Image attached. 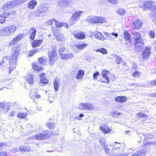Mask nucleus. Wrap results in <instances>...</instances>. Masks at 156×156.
Returning <instances> with one entry per match:
<instances>
[{
    "label": "nucleus",
    "mask_w": 156,
    "mask_h": 156,
    "mask_svg": "<svg viewBox=\"0 0 156 156\" xmlns=\"http://www.w3.org/2000/svg\"><path fill=\"white\" fill-rule=\"evenodd\" d=\"M20 51V49L19 47H14L13 48L12 56L9 60L10 65H12V66H10L9 68V74L11 73L13 69L16 67V64L17 62V58Z\"/></svg>",
    "instance_id": "1"
},
{
    "label": "nucleus",
    "mask_w": 156,
    "mask_h": 156,
    "mask_svg": "<svg viewBox=\"0 0 156 156\" xmlns=\"http://www.w3.org/2000/svg\"><path fill=\"white\" fill-rule=\"evenodd\" d=\"M51 135V133L48 131H44L42 133L38 134L35 136H31L30 139L33 140H41L46 138H49Z\"/></svg>",
    "instance_id": "2"
},
{
    "label": "nucleus",
    "mask_w": 156,
    "mask_h": 156,
    "mask_svg": "<svg viewBox=\"0 0 156 156\" xmlns=\"http://www.w3.org/2000/svg\"><path fill=\"white\" fill-rule=\"evenodd\" d=\"M48 56L50 64H53L57 60V53L55 49H53L48 52Z\"/></svg>",
    "instance_id": "3"
},
{
    "label": "nucleus",
    "mask_w": 156,
    "mask_h": 156,
    "mask_svg": "<svg viewBox=\"0 0 156 156\" xmlns=\"http://www.w3.org/2000/svg\"><path fill=\"white\" fill-rule=\"evenodd\" d=\"M82 12V11H77L72 15L69 20V23L70 25H72L75 24L78 21Z\"/></svg>",
    "instance_id": "4"
},
{
    "label": "nucleus",
    "mask_w": 156,
    "mask_h": 156,
    "mask_svg": "<svg viewBox=\"0 0 156 156\" xmlns=\"http://www.w3.org/2000/svg\"><path fill=\"white\" fill-rule=\"evenodd\" d=\"M80 110H85L90 111L94 109V107L93 105L88 103H82L79 105L78 107Z\"/></svg>",
    "instance_id": "5"
},
{
    "label": "nucleus",
    "mask_w": 156,
    "mask_h": 156,
    "mask_svg": "<svg viewBox=\"0 0 156 156\" xmlns=\"http://www.w3.org/2000/svg\"><path fill=\"white\" fill-rule=\"evenodd\" d=\"M144 7L152 11L156 10V6L154 2L152 1H147L143 3Z\"/></svg>",
    "instance_id": "6"
},
{
    "label": "nucleus",
    "mask_w": 156,
    "mask_h": 156,
    "mask_svg": "<svg viewBox=\"0 0 156 156\" xmlns=\"http://www.w3.org/2000/svg\"><path fill=\"white\" fill-rule=\"evenodd\" d=\"M24 37L23 34H19L13 39H12L9 44V46H13L16 44L18 42L23 39Z\"/></svg>",
    "instance_id": "7"
},
{
    "label": "nucleus",
    "mask_w": 156,
    "mask_h": 156,
    "mask_svg": "<svg viewBox=\"0 0 156 156\" xmlns=\"http://www.w3.org/2000/svg\"><path fill=\"white\" fill-rule=\"evenodd\" d=\"M115 148H112V151H116V152L115 153L116 156H126L127 154L125 153H123V149L122 147H118L117 148L114 147Z\"/></svg>",
    "instance_id": "8"
},
{
    "label": "nucleus",
    "mask_w": 156,
    "mask_h": 156,
    "mask_svg": "<svg viewBox=\"0 0 156 156\" xmlns=\"http://www.w3.org/2000/svg\"><path fill=\"white\" fill-rule=\"evenodd\" d=\"M142 25L143 22L140 20L136 19L133 22V27L135 29L140 28L142 27Z\"/></svg>",
    "instance_id": "9"
},
{
    "label": "nucleus",
    "mask_w": 156,
    "mask_h": 156,
    "mask_svg": "<svg viewBox=\"0 0 156 156\" xmlns=\"http://www.w3.org/2000/svg\"><path fill=\"white\" fill-rule=\"evenodd\" d=\"M6 27L0 29V36L3 37H9L10 35Z\"/></svg>",
    "instance_id": "10"
},
{
    "label": "nucleus",
    "mask_w": 156,
    "mask_h": 156,
    "mask_svg": "<svg viewBox=\"0 0 156 156\" xmlns=\"http://www.w3.org/2000/svg\"><path fill=\"white\" fill-rule=\"evenodd\" d=\"M109 74V72L106 70H104L101 72V74L103 78L106 80V81H102V82L106 83L108 84L110 81L107 76Z\"/></svg>",
    "instance_id": "11"
},
{
    "label": "nucleus",
    "mask_w": 156,
    "mask_h": 156,
    "mask_svg": "<svg viewBox=\"0 0 156 156\" xmlns=\"http://www.w3.org/2000/svg\"><path fill=\"white\" fill-rule=\"evenodd\" d=\"M150 54V49L147 47L145 49L144 51L142 54L143 58L144 59H148Z\"/></svg>",
    "instance_id": "12"
},
{
    "label": "nucleus",
    "mask_w": 156,
    "mask_h": 156,
    "mask_svg": "<svg viewBox=\"0 0 156 156\" xmlns=\"http://www.w3.org/2000/svg\"><path fill=\"white\" fill-rule=\"evenodd\" d=\"M135 40L136 41L134 44L135 47H142L144 45V42L141 37L136 39Z\"/></svg>",
    "instance_id": "13"
},
{
    "label": "nucleus",
    "mask_w": 156,
    "mask_h": 156,
    "mask_svg": "<svg viewBox=\"0 0 156 156\" xmlns=\"http://www.w3.org/2000/svg\"><path fill=\"white\" fill-rule=\"evenodd\" d=\"M124 36L125 40L128 41V43H126L125 44H128L129 47L132 46V44L130 42L129 34L126 31H125L124 33Z\"/></svg>",
    "instance_id": "14"
},
{
    "label": "nucleus",
    "mask_w": 156,
    "mask_h": 156,
    "mask_svg": "<svg viewBox=\"0 0 156 156\" xmlns=\"http://www.w3.org/2000/svg\"><path fill=\"white\" fill-rule=\"evenodd\" d=\"M100 129L104 134L108 133L111 131V129L106 124H104L101 126L100 127Z\"/></svg>",
    "instance_id": "15"
},
{
    "label": "nucleus",
    "mask_w": 156,
    "mask_h": 156,
    "mask_svg": "<svg viewBox=\"0 0 156 156\" xmlns=\"http://www.w3.org/2000/svg\"><path fill=\"white\" fill-rule=\"evenodd\" d=\"M6 27L10 36L14 33L16 31L17 27L15 25L8 26Z\"/></svg>",
    "instance_id": "16"
},
{
    "label": "nucleus",
    "mask_w": 156,
    "mask_h": 156,
    "mask_svg": "<svg viewBox=\"0 0 156 156\" xmlns=\"http://www.w3.org/2000/svg\"><path fill=\"white\" fill-rule=\"evenodd\" d=\"M10 106L9 103H2L0 102V107L1 108L5 110L6 112H7L9 109Z\"/></svg>",
    "instance_id": "17"
},
{
    "label": "nucleus",
    "mask_w": 156,
    "mask_h": 156,
    "mask_svg": "<svg viewBox=\"0 0 156 156\" xmlns=\"http://www.w3.org/2000/svg\"><path fill=\"white\" fill-rule=\"evenodd\" d=\"M29 37L32 40H33L35 38V34L36 32V30L34 27H31L29 30Z\"/></svg>",
    "instance_id": "18"
},
{
    "label": "nucleus",
    "mask_w": 156,
    "mask_h": 156,
    "mask_svg": "<svg viewBox=\"0 0 156 156\" xmlns=\"http://www.w3.org/2000/svg\"><path fill=\"white\" fill-rule=\"evenodd\" d=\"M54 34L57 40L61 41H64L65 40V37L63 34H60L58 32L56 34L55 31L54 32Z\"/></svg>",
    "instance_id": "19"
},
{
    "label": "nucleus",
    "mask_w": 156,
    "mask_h": 156,
    "mask_svg": "<svg viewBox=\"0 0 156 156\" xmlns=\"http://www.w3.org/2000/svg\"><path fill=\"white\" fill-rule=\"evenodd\" d=\"M60 80L58 78H56L54 81V86L55 92L58 90V87L60 85Z\"/></svg>",
    "instance_id": "20"
},
{
    "label": "nucleus",
    "mask_w": 156,
    "mask_h": 156,
    "mask_svg": "<svg viewBox=\"0 0 156 156\" xmlns=\"http://www.w3.org/2000/svg\"><path fill=\"white\" fill-rule=\"evenodd\" d=\"M74 54L73 53H69L67 54H63L61 55V58L64 60H66L73 57Z\"/></svg>",
    "instance_id": "21"
},
{
    "label": "nucleus",
    "mask_w": 156,
    "mask_h": 156,
    "mask_svg": "<svg viewBox=\"0 0 156 156\" xmlns=\"http://www.w3.org/2000/svg\"><path fill=\"white\" fill-rule=\"evenodd\" d=\"M37 2L36 0H32L28 2V8L29 9H33L37 5Z\"/></svg>",
    "instance_id": "22"
},
{
    "label": "nucleus",
    "mask_w": 156,
    "mask_h": 156,
    "mask_svg": "<svg viewBox=\"0 0 156 156\" xmlns=\"http://www.w3.org/2000/svg\"><path fill=\"white\" fill-rule=\"evenodd\" d=\"M13 7H14V6L13 5L12 1H11L7 3L4 5L2 9L3 10H7Z\"/></svg>",
    "instance_id": "23"
},
{
    "label": "nucleus",
    "mask_w": 156,
    "mask_h": 156,
    "mask_svg": "<svg viewBox=\"0 0 156 156\" xmlns=\"http://www.w3.org/2000/svg\"><path fill=\"white\" fill-rule=\"evenodd\" d=\"M96 16H88L86 19V20L88 23L94 24L96 23Z\"/></svg>",
    "instance_id": "24"
},
{
    "label": "nucleus",
    "mask_w": 156,
    "mask_h": 156,
    "mask_svg": "<svg viewBox=\"0 0 156 156\" xmlns=\"http://www.w3.org/2000/svg\"><path fill=\"white\" fill-rule=\"evenodd\" d=\"M84 72L82 70H79L77 72L76 78L77 79H82L84 76Z\"/></svg>",
    "instance_id": "25"
},
{
    "label": "nucleus",
    "mask_w": 156,
    "mask_h": 156,
    "mask_svg": "<svg viewBox=\"0 0 156 156\" xmlns=\"http://www.w3.org/2000/svg\"><path fill=\"white\" fill-rule=\"evenodd\" d=\"M115 100L118 102L123 103L126 101V99L125 96H119L115 98Z\"/></svg>",
    "instance_id": "26"
},
{
    "label": "nucleus",
    "mask_w": 156,
    "mask_h": 156,
    "mask_svg": "<svg viewBox=\"0 0 156 156\" xmlns=\"http://www.w3.org/2000/svg\"><path fill=\"white\" fill-rule=\"evenodd\" d=\"M73 35L76 38L79 39H82L85 37L83 33L81 32H78L76 33H74L73 34Z\"/></svg>",
    "instance_id": "27"
},
{
    "label": "nucleus",
    "mask_w": 156,
    "mask_h": 156,
    "mask_svg": "<svg viewBox=\"0 0 156 156\" xmlns=\"http://www.w3.org/2000/svg\"><path fill=\"white\" fill-rule=\"evenodd\" d=\"M25 79L26 80L28 81L29 83L31 84L33 82V75L30 73H28L26 76L25 77Z\"/></svg>",
    "instance_id": "28"
},
{
    "label": "nucleus",
    "mask_w": 156,
    "mask_h": 156,
    "mask_svg": "<svg viewBox=\"0 0 156 156\" xmlns=\"http://www.w3.org/2000/svg\"><path fill=\"white\" fill-rule=\"evenodd\" d=\"M106 22V19L104 17L96 16V23H103Z\"/></svg>",
    "instance_id": "29"
},
{
    "label": "nucleus",
    "mask_w": 156,
    "mask_h": 156,
    "mask_svg": "<svg viewBox=\"0 0 156 156\" xmlns=\"http://www.w3.org/2000/svg\"><path fill=\"white\" fill-rule=\"evenodd\" d=\"M95 38L99 40L103 41L106 39V38L104 37L102 34L100 32H97L95 35Z\"/></svg>",
    "instance_id": "30"
},
{
    "label": "nucleus",
    "mask_w": 156,
    "mask_h": 156,
    "mask_svg": "<svg viewBox=\"0 0 156 156\" xmlns=\"http://www.w3.org/2000/svg\"><path fill=\"white\" fill-rule=\"evenodd\" d=\"M87 46V44H86L84 43L78 44L74 46L75 47L80 50L86 48Z\"/></svg>",
    "instance_id": "31"
},
{
    "label": "nucleus",
    "mask_w": 156,
    "mask_h": 156,
    "mask_svg": "<svg viewBox=\"0 0 156 156\" xmlns=\"http://www.w3.org/2000/svg\"><path fill=\"white\" fill-rule=\"evenodd\" d=\"M42 41V40H34L32 43V46L33 47L39 46L41 44Z\"/></svg>",
    "instance_id": "32"
},
{
    "label": "nucleus",
    "mask_w": 156,
    "mask_h": 156,
    "mask_svg": "<svg viewBox=\"0 0 156 156\" xmlns=\"http://www.w3.org/2000/svg\"><path fill=\"white\" fill-rule=\"evenodd\" d=\"M34 96V97L36 99H39L41 98V95L39 94H37L35 91L31 92L30 94V96L31 98L33 97Z\"/></svg>",
    "instance_id": "33"
},
{
    "label": "nucleus",
    "mask_w": 156,
    "mask_h": 156,
    "mask_svg": "<svg viewBox=\"0 0 156 156\" xmlns=\"http://www.w3.org/2000/svg\"><path fill=\"white\" fill-rule=\"evenodd\" d=\"M25 0H15L12 1L14 7L19 5L23 4L25 2Z\"/></svg>",
    "instance_id": "34"
},
{
    "label": "nucleus",
    "mask_w": 156,
    "mask_h": 156,
    "mask_svg": "<svg viewBox=\"0 0 156 156\" xmlns=\"http://www.w3.org/2000/svg\"><path fill=\"white\" fill-rule=\"evenodd\" d=\"M55 23L56 27H61L62 26H65L66 28H68V26L67 24L62 23H60L55 20Z\"/></svg>",
    "instance_id": "35"
},
{
    "label": "nucleus",
    "mask_w": 156,
    "mask_h": 156,
    "mask_svg": "<svg viewBox=\"0 0 156 156\" xmlns=\"http://www.w3.org/2000/svg\"><path fill=\"white\" fill-rule=\"evenodd\" d=\"M32 68L34 70H36L38 71L41 70L43 68L40 66H38L37 64L36 63H33L32 64Z\"/></svg>",
    "instance_id": "36"
},
{
    "label": "nucleus",
    "mask_w": 156,
    "mask_h": 156,
    "mask_svg": "<svg viewBox=\"0 0 156 156\" xmlns=\"http://www.w3.org/2000/svg\"><path fill=\"white\" fill-rule=\"evenodd\" d=\"M96 51L97 52H100L103 54H106L108 53L106 49L103 48L98 49L96 50Z\"/></svg>",
    "instance_id": "37"
},
{
    "label": "nucleus",
    "mask_w": 156,
    "mask_h": 156,
    "mask_svg": "<svg viewBox=\"0 0 156 156\" xmlns=\"http://www.w3.org/2000/svg\"><path fill=\"white\" fill-rule=\"evenodd\" d=\"M132 35L135 39L140 37L141 35L139 32L133 31L132 32Z\"/></svg>",
    "instance_id": "38"
},
{
    "label": "nucleus",
    "mask_w": 156,
    "mask_h": 156,
    "mask_svg": "<svg viewBox=\"0 0 156 156\" xmlns=\"http://www.w3.org/2000/svg\"><path fill=\"white\" fill-rule=\"evenodd\" d=\"M121 114V113L117 111L114 110L112 111L110 113V115H111V116L113 117H115L117 115H118Z\"/></svg>",
    "instance_id": "39"
},
{
    "label": "nucleus",
    "mask_w": 156,
    "mask_h": 156,
    "mask_svg": "<svg viewBox=\"0 0 156 156\" xmlns=\"http://www.w3.org/2000/svg\"><path fill=\"white\" fill-rule=\"evenodd\" d=\"M43 13L41 6H40L36 12V15L37 16H41V14Z\"/></svg>",
    "instance_id": "40"
},
{
    "label": "nucleus",
    "mask_w": 156,
    "mask_h": 156,
    "mask_svg": "<svg viewBox=\"0 0 156 156\" xmlns=\"http://www.w3.org/2000/svg\"><path fill=\"white\" fill-rule=\"evenodd\" d=\"M27 116V114L26 113H23L21 112H19L18 113L17 117L19 118L22 119L25 118Z\"/></svg>",
    "instance_id": "41"
},
{
    "label": "nucleus",
    "mask_w": 156,
    "mask_h": 156,
    "mask_svg": "<svg viewBox=\"0 0 156 156\" xmlns=\"http://www.w3.org/2000/svg\"><path fill=\"white\" fill-rule=\"evenodd\" d=\"M20 150L21 151H26L30 150L29 147L26 146H21L20 147Z\"/></svg>",
    "instance_id": "42"
},
{
    "label": "nucleus",
    "mask_w": 156,
    "mask_h": 156,
    "mask_svg": "<svg viewBox=\"0 0 156 156\" xmlns=\"http://www.w3.org/2000/svg\"><path fill=\"white\" fill-rule=\"evenodd\" d=\"M55 19L49 20L45 22V24L46 26H51L53 24V22L54 21L55 22Z\"/></svg>",
    "instance_id": "43"
},
{
    "label": "nucleus",
    "mask_w": 156,
    "mask_h": 156,
    "mask_svg": "<svg viewBox=\"0 0 156 156\" xmlns=\"http://www.w3.org/2000/svg\"><path fill=\"white\" fill-rule=\"evenodd\" d=\"M126 11L122 9H119L117 11V13L120 15H123L124 14Z\"/></svg>",
    "instance_id": "44"
},
{
    "label": "nucleus",
    "mask_w": 156,
    "mask_h": 156,
    "mask_svg": "<svg viewBox=\"0 0 156 156\" xmlns=\"http://www.w3.org/2000/svg\"><path fill=\"white\" fill-rule=\"evenodd\" d=\"M39 51L38 49L31 50L29 53L28 55L30 56H32L33 55Z\"/></svg>",
    "instance_id": "45"
},
{
    "label": "nucleus",
    "mask_w": 156,
    "mask_h": 156,
    "mask_svg": "<svg viewBox=\"0 0 156 156\" xmlns=\"http://www.w3.org/2000/svg\"><path fill=\"white\" fill-rule=\"evenodd\" d=\"M9 17L12 19H13L15 17L16 14V12L14 11H12L9 12Z\"/></svg>",
    "instance_id": "46"
},
{
    "label": "nucleus",
    "mask_w": 156,
    "mask_h": 156,
    "mask_svg": "<svg viewBox=\"0 0 156 156\" xmlns=\"http://www.w3.org/2000/svg\"><path fill=\"white\" fill-rule=\"evenodd\" d=\"M55 125L53 123H48L46 124V126L50 129H53L55 127Z\"/></svg>",
    "instance_id": "47"
},
{
    "label": "nucleus",
    "mask_w": 156,
    "mask_h": 156,
    "mask_svg": "<svg viewBox=\"0 0 156 156\" xmlns=\"http://www.w3.org/2000/svg\"><path fill=\"white\" fill-rule=\"evenodd\" d=\"M48 82V80L46 78L41 79L40 80V83L42 84H45Z\"/></svg>",
    "instance_id": "48"
},
{
    "label": "nucleus",
    "mask_w": 156,
    "mask_h": 156,
    "mask_svg": "<svg viewBox=\"0 0 156 156\" xmlns=\"http://www.w3.org/2000/svg\"><path fill=\"white\" fill-rule=\"evenodd\" d=\"M149 35L150 37L152 38H154L155 37V33L154 31V30H151L149 32Z\"/></svg>",
    "instance_id": "49"
},
{
    "label": "nucleus",
    "mask_w": 156,
    "mask_h": 156,
    "mask_svg": "<svg viewBox=\"0 0 156 156\" xmlns=\"http://www.w3.org/2000/svg\"><path fill=\"white\" fill-rule=\"evenodd\" d=\"M144 151L142 150L141 151L138 152L137 154H134L132 156H139L142 154L144 155Z\"/></svg>",
    "instance_id": "50"
},
{
    "label": "nucleus",
    "mask_w": 156,
    "mask_h": 156,
    "mask_svg": "<svg viewBox=\"0 0 156 156\" xmlns=\"http://www.w3.org/2000/svg\"><path fill=\"white\" fill-rule=\"evenodd\" d=\"M6 19L5 17H4L2 15H0V24H2L4 23Z\"/></svg>",
    "instance_id": "51"
},
{
    "label": "nucleus",
    "mask_w": 156,
    "mask_h": 156,
    "mask_svg": "<svg viewBox=\"0 0 156 156\" xmlns=\"http://www.w3.org/2000/svg\"><path fill=\"white\" fill-rule=\"evenodd\" d=\"M99 75V73L98 72H96L94 73L93 75L94 80H97V78Z\"/></svg>",
    "instance_id": "52"
},
{
    "label": "nucleus",
    "mask_w": 156,
    "mask_h": 156,
    "mask_svg": "<svg viewBox=\"0 0 156 156\" xmlns=\"http://www.w3.org/2000/svg\"><path fill=\"white\" fill-rule=\"evenodd\" d=\"M2 16H3L6 19V18L9 16V12H4L2 14Z\"/></svg>",
    "instance_id": "53"
},
{
    "label": "nucleus",
    "mask_w": 156,
    "mask_h": 156,
    "mask_svg": "<svg viewBox=\"0 0 156 156\" xmlns=\"http://www.w3.org/2000/svg\"><path fill=\"white\" fill-rule=\"evenodd\" d=\"M65 49L63 48H62L59 49V54L61 57V55L63 54H62L63 52L65 51Z\"/></svg>",
    "instance_id": "54"
},
{
    "label": "nucleus",
    "mask_w": 156,
    "mask_h": 156,
    "mask_svg": "<svg viewBox=\"0 0 156 156\" xmlns=\"http://www.w3.org/2000/svg\"><path fill=\"white\" fill-rule=\"evenodd\" d=\"M104 34L107 37H108L112 39H113V37L111 36V33H109L107 32H104Z\"/></svg>",
    "instance_id": "55"
},
{
    "label": "nucleus",
    "mask_w": 156,
    "mask_h": 156,
    "mask_svg": "<svg viewBox=\"0 0 156 156\" xmlns=\"http://www.w3.org/2000/svg\"><path fill=\"white\" fill-rule=\"evenodd\" d=\"M40 6L42 9L43 12L45 13L48 12V9L47 8L43 6Z\"/></svg>",
    "instance_id": "56"
},
{
    "label": "nucleus",
    "mask_w": 156,
    "mask_h": 156,
    "mask_svg": "<svg viewBox=\"0 0 156 156\" xmlns=\"http://www.w3.org/2000/svg\"><path fill=\"white\" fill-rule=\"evenodd\" d=\"M122 61V58L119 57H117L116 60V62L117 64H120Z\"/></svg>",
    "instance_id": "57"
},
{
    "label": "nucleus",
    "mask_w": 156,
    "mask_h": 156,
    "mask_svg": "<svg viewBox=\"0 0 156 156\" xmlns=\"http://www.w3.org/2000/svg\"><path fill=\"white\" fill-rule=\"evenodd\" d=\"M105 140L104 138H101L100 140V143L102 146H105Z\"/></svg>",
    "instance_id": "58"
},
{
    "label": "nucleus",
    "mask_w": 156,
    "mask_h": 156,
    "mask_svg": "<svg viewBox=\"0 0 156 156\" xmlns=\"http://www.w3.org/2000/svg\"><path fill=\"white\" fill-rule=\"evenodd\" d=\"M137 116L140 117H144L146 118L147 117V116L145 114H144L142 113H139L137 114Z\"/></svg>",
    "instance_id": "59"
},
{
    "label": "nucleus",
    "mask_w": 156,
    "mask_h": 156,
    "mask_svg": "<svg viewBox=\"0 0 156 156\" xmlns=\"http://www.w3.org/2000/svg\"><path fill=\"white\" fill-rule=\"evenodd\" d=\"M133 75L134 77H138L140 75V73L137 71H136L135 72L133 73Z\"/></svg>",
    "instance_id": "60"
},
{
    "label": "nucleus",
    "mask_w": 156,
    "mask_h": 156,
    "mask_svg": "<svg viewBox=\"0 0 156 156\" xmlns=\"http://www.w3.org/2000/svg\"><path fill=\"white\" fill-rule=\"evenodd\" d=\"M104 150L107 154L109 153L110 151V149L107 146H105Z\"/></svg>",
    "instance_id": "61"
},
{
    "label": "nucleus",
    "mask_w": 156,
    "mask_h": 156,
    "mask_svg": "<svg viewBox=\"0 0 156 156\" xmlns=\"http://www.w3.org/2000/svg\"><path fill=\"white\" fill-rule=\"evenodd\" d=\"M38 62L41 64H44L45 63V61L43 58H40L38 59Z\"/></svg>",
    "instance_id": "62"
},
{
    "label": "nucleus",
    "mask_w": 156,
    "mask_h": 156,
    "mask_svg": "<svg viewBox=\"0 0 156 156\" xmlns=\"http://www.w3.org/2000/svg\"><path fill=\"white\" fill-rule=\"evenodd\" d=\"M48 99L50 103H51L53 102V100H54V97L53 96H49Z\"/></svg>",
    "instance_id": "63"
},
{
    "label": "nucleus",
    "mask_w": 156,
    "mask_h": 156,
    "mask_svg": "<svg viewBox=\"0 0 156 156\" xmlns=\"http://www.w3.org/2000/svg\"><path fill=\"white\" fill-rule=\"evenodd\" d=\"M151 85L156 86V80H153L151 81V83L147 86V87H150Z\"/></svg>",
    "instance_id": "64"
}]
</instances>
